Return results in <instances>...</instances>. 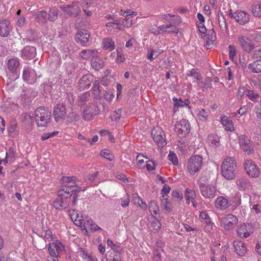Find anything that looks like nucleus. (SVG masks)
I'll use <instances>...</instances> for the list:
<instances>
[{"instance_id":"obj_45","label":"nucleus","mask_w":261,"mask_h":261,"mask_svg":"<svg viewBox=\"0 0 261 261\" xmlns=\"http://www.w3.org/2000/svg\"><path fill=\"white\" fill-rule=\"evenodd\" d=\"M82 118L86 121H89L93 118V115L88 109H86L83 111Z\"/></svg>"},{"instance_id":"obj_33","label":"nucleus","mask_w":261,"mask_h":261,"mask_svg":"<svg viewBox=\"0 0 261 261\" xmlns=\"http://www.w3.org/2000/svg\"><path fill=\"white\" fill-rule=\"evenodd\" d=\"M90 93L89 92L84 93L79 96L77 105L79 107H82L85 104L86 102L88 100Z\"/></svg>"},{"instance_id":"obj_27","label":"nucleus","mask_w":261,"mask_h":261,"mask_svg":"<svg viewBox=\"0 0 261 261\" xmlns=\"http://www.w3.org/2000/svg\"><path fill=\"white\" fill-rule=\"evenodd\" d=\"M92 93L94 98L100 100L101 98V90L100 89L99 83L98 81H95L93 84L92 88Z\"/></svg>"},{"instance_id":"obj_44","label":"nucleus","mask_w":261,"mask_h":261,"mask_svg":"<svg viewBox=\"0 0 261 261\" xmlns=\"http://www.w3.org/2000/svg\"><path fill=\"white\" fill-rule=\"evenodd\" d=\"M185 196L187 202L189 203L190 199H194V197H195V191L189 189H186Z\"/></svg>"},{"instance_id":"obj_1","label":"nucleus","mask_w":261,"mask_h":261,"mask_svg":"<svg viewBox=\"0 0 261 261\" xmlns=\"http://www.w3.org/2000/svg\"><path fill=\"white\" fill-rule=\"evenodd\" d=\"M237 170V162L231 157H226L221 166L222 174L228 180H231L236 177Z\"/></svg>"},{"instance_id":"obj_58","label":"nucleus","mask_w":261,"mask_h":261,"mask_svg":"<svg viewBox=\"0 0 261 261\" xmlns=\"http://www.w3.org/2000/svg\"><path fill=\"white\" fill-rule=\"evenodd\" d=\"M151 226L153 229L158 230L160 229L161 224L158 219H155L152 222Z\"/></svg>"},{"instance_id":"obj_31","label":"nucleus","mask_w":261,"mask_h":261,"mask_svg":"<svg viewBox=\"0 0 261 261\" xmlns=\"http://www.w3.org/2000/svg\"><path fill=\"white\" fill-rule=\"evenodd\" d=\"M221 121L223 125L226 127V129L227 130L232 132L234 130L232 121L229 120L226 116L222 118Z\"/></svg>"},{"instance_id":"obj_63","label":"nucleus","mask_w":261,"mask_h":261,"mask_svg":"<svg viewBox=\"0 0 261 261\" xmlns=\"http://www.w3.org/2000/svg\"><path fill=\"white\" fill-rule=\"evenodd\" d=\"M107 261H121V257L120 255L117 254L113 257L110 255L109 257H107Z\"/></svg>"},{"instance_id":"obj_49","label":"nucleus","mask_w":261,"mask_h":261,"mask_svg":"<svg viewBox=\"0 0 261 261\" xmlns=\"http://www.w3.org/2000/svg\"><path fill=\"white\" fill-rule=\"evenodd\" d=\"M93 223V220L87 217L85 218V219L83 220L82 221L80 220L79 225L81 226L83 224L84 227L86 228V227H90Z\"/></svg>"},{"instance_id":"obj_50","label":"nucleus","mask_w":261,"mask_h":261,"mask_svg":"<svg viewBox=\"0 0 261 261\" xmlns=\"http://www.w3.org/2000/svg\"><path fill=\"white\" fill-rule=\"evenodd\" d=\"M188 75L189 76L193 77L194 79H196L198 82L199 81L201 80V76L197 72L196 69H192L189 74H188Z\"/></svg>"},{"instance_id":"obj_61","label":"nucleus","mask_w":261,"mask_h":261,"mask_svg":"<svg viewBox=\"0 0 261 261\" xmlns=\"http://www.w3.org/2000/svg\"><path fill=\"white\" fill-rule=\"evenodd\" d=\"M92 4V0H82L81 2V6L84 9H87Z\"/></svg>"},{"instance_id":"obj_9","label":"nucleus","mask_w":261,"mask_h":261,"mask_svg":"<svg viewBox=\"0 0 261 261\" xmlns=\"http://www.w3.org/2000/svg\"><path fill=\"white\" fill-rule=\"evenodd\" d=\"M66 108L63 103H58L54 108L53 116L57 122L63 120L66 115Z\"/></svg>"},{"instance_id":"obj_18","label":"nucleus","mask_w":261,"mask_h":261,"mask_svg":"<svg viewBox=\"0 0 261 261\" xmlns=\"http://www.w3.org/2000/svg\"><path fill=\"white\" fill-rule=\"evenodd\" d=\"M215 205L217 209L224 211L230 205L228 199L225 196H219L215 200Z\"/></svg>"},{"instance_id":"obj_51","label":"nucleus","mask_w":261,"mask_h":261,"mask_svg":"<svg viewBox=\"0 0 261 261\" xmlns=\"http://www.w3.org/2000/svg\"><path fill=\"white\" fill-rule=\"evenodd\" d=\"M168 159L175 165H177L178 163L176 155L173 151H170L169 152L168 154Z\"/></svg>"},{"instance_id":"obj_36","label":"nucleus","mask_w":261,"mask_h":261,"mask_svg":"<svg viewBox=\"0 0 261 261\" xmlns=\"http://www.w3.org/2000/svg\"><path fill=\"white\" fill-rule=\"evenodd\" d=\"M253 15L256 17H261V3H256L252 7Z\"/></svg>"},{"instance_id":"obj_20","label":"nucleus","mask_w":261,"mask_h":261,"mask_svg":"<svg viewBox=\"0 0 261 261\" xmlns=\"http://www.w3.org/2000/svg\"><path fill=\"white\" fill-rule=\"evenodd\" d=\"M233 246L236 253L240 256L244 255L247 251L244 243L241 241H234L233 242Z\"/></svg>"},{"instance_id":"obj_28","label":"nucleus","mask_w":261,"mask_h":261,"mask_svg":"<svg viewBox=\"0 0 261 261\" xmlns=\"http://www.w3.org/2000/svg\"><path fill=\"white\" fill-rule=\"evenodd\" d=\"M248 68L250 72L259 73L261 72V59L257 60L248 65Z\"/></svg>"},{"instance_id":"obj_59","label":"nucleus","mask_w":261,"mask_h":261,"mask_svg":"<svg viewBox=\"0 0 261 261\" xmlns=\"http://www.w3.org/2000/svg\"><path fill=\"white\" fill-rule=\"evenodd\" d=\"M229 58L230 59H233L234 57L236 55V48L233 45H230L229 46Z\"/></svg>"},{"instance_id":"obj_7","label":"nucleus","mask_w":261,"mask_h":261,"mask_svg":"<svg viewBox=\"0 0 261 261\" xmlns=\"http://www.w3.org/2000/svg\"><path fill=\"white\" fill-rule=\"evenodd\" d=\"M176 132L179 138H184L190 132V125L188 121L186 119H182L177 122L175 125Z\"/></svg>"},{"instance_id":"obj_54","label":"nucleus","mask_w":261,"mask_h":261,"mask_svg":"<svg viewBox=\"0 0 261 261\" xmlns=\"http://www.w3.org/2000/svg\"><path fill=\"white\" fill-rule=\"evenodd\" d=\"M172 195L173 198L176 201L181 200V199L182 198V194L176 190H174L172 191Z\"/></svg>"},{"instance_id":"obj_62","label":"nucleus","mask_w":261,"mask_h":261,"mask_svg":"<svg viewBox=\"0 0 261 261\" xmlns=\"http://www.w3.org/2000/svg\"><path fill=\"white\" fill-rule=\"evenodd\" d=\"M22 77L24 81H29L30 77V70L28 68H25L23 70Z\"/></svg>"},{"instance_id":"obj_12","label":"nucleus","mask_w":261,"mask_h":261,"mask_svg":"<svg viewBox=\"0 0 261 261\" xmlns=\"http://www.w3.org/2000/svg\"><path fill=\"white\" fill-rule=\"evenodd\" d=\"M244 167L246 173L249 176L255 177L259 176V169L251 160H246L244 163Z\"/></svg>"},{"instance_id":"obj_21","label":"nucleus","mask_w":261,"mask_h":261,"mask_svg":"<svg viewBox=\"0 0 261 261\" xmlns=\"http://www.w3.org/2000/svg\"><path fill=\"white\" fill-rule=\"evenodd\" d=\"M91 66L96 70H99L103 68L105 62L100 58H99L97 55L93 56L91 60Z\"/></svg>"},{"instance_id":"obj_3","label":"nucleus","mask_w":261,"mask_h":261,"mask_svg":"<svg viewBox=\"0 0 261 261\" xmlns=\"http://www.w3.org/2000/svg\"><path fill=\"white\" fill-rule=\"evenodd\" d=\"M90 32L86 30H80L77 31L75 36L76 42L82 46H88L91 42Z\"/></svg>"},{"instance_id":"obj_53","label":"nucleus","mask_w":261,"mask_h":261,"mask_svg":"<svg viewBox=\"0 0 261 261\" xmlns=\"http://www.w3.org/2000/svg\"><path fill=\"white\" fill-rule=\"evenodd\" d=\"M129 202V196L128 194H126L123 198H121V205L124 207H126L128 205Z\"/></svg>"},{"instance_id":"obj_35","label":"nucleus","mask_w":261,"mask_h":261,"mask_svg":"<svg viewBox=\"0 0 261 261\" xmlns=\"http://www.w3.org/2000/svg\"><path fill=\"white\" fill-rule=\"evenodd\" d=\"M161 207L168 212H171L172 210V204L168 201L167 198H164V195H163V199H161Z\"/></svg>"},{"instance_id":"obj_14","label":"nucleus","mask_w":261,"mask_h":261,"mask_svg":"<svg viewBox=\"0 0 261 261\" xmlns=\"http://www.w3.org/2000/svg\"><path fill=\"white\" fill-rule=\"evenodd\" d=\"M69 204V200L64 197V193H58L57 198L54 202V206L56 209H65Z\"/></svg>"},{"instance_id":"obj_37","label":"nucleus","mask_w":261,"mask_h":261,"mask_svg":"<svg viewBox=\"0 0 261 261\" xmlns=\"http://www.w3.org/2000/svg\"><path fill=\"white\" fill-rule=\"evenodd\" d=\"M74 186H67V185H62L61 188L58 191V193L69 194L73 193L74 192L73 189Z\"/></svg>"},{"instance_id":"obj_41","label":"nucleus","mask_w":261,"mask_h":261,"mask_svg":"<svg viewBox=\"0 0 261 261\" xmlns=\"http://www.w3.org/2000/svg\"><path fill=\"white\" fill-rule=\"evenodd\" d=\"M199 86L202 89L211 88L212 87V80L210 77H206L204 82H199Z\"/></svg>"},{"instance_id":"obj_23","label":"nucleus","mask_w":261,"mask_h":261,"mask_svg":"<svg viewBox=\"0 0 261 261\" xmlns=\"http://www.w3.org/2000/svg\"><path fill=\"white\" fill-rule=\"evenodd\" d=\"M92 77L91 75H84L80 80L79 84L81 89H85L89 88Z\"/></svg>"},{"instance_id":"obj_30","label":"nucleus","mask_w":261,"mask_h":261,"mask_svg":"<svg viewBox=\"0 0 261 261\" xmlns=\"http://www.w3.org/2000/svg\"><path fill=\"white\" fill-rule=\"evenodd\" d=\"M208 143L213 146H218L219 144V138L216 134H210L207 137Z\"/></svg>"},{"instance_id":"obj_8","label":"nucleus","mask_w":261,"mask_h":261,"mask_svg":"<svg viewBox=\"0 0 261 261\" xmlns=\"http://www.w3.org/2000/svg\"><path fill=\"white\" fill-rule=\"evenodd\" d=\"M79 3V2L74 1L72 3V5L61 6L60 8L64 12L67 13L69 16L77 17L81 13L80 7L75 6Z\"/></svg>"},{"instance_id":"obj_47","label":"nucleus","mask_w":261,"mask_h":261,"mask_svg":"<svg viewBox=\"0 0 261 261\" xmlns=\"http://www.w3.org/2000/svg\"><path fill=\"white\" fill-rule=\"evenodd\" d=\"M121 115V109H119L116 111L113 112L111 115V119L112 121H118Z\"/></svg>"},{"instance_id":"obj_56","label":"nucleus","mask_w":261,"mask_h":261,"mask_svg":"<svg viewBox=\"0 0 261 261\" xmlns=\"http://www.w3.org/2000/svg\"><path fill=\"white\" fill-rule=\"evenodd\" d=\"M104 98L108 101H111L114 97V95L112 92L110 90L106 91L104 95Z\"/></svg>"},{"instance_id":"obj_29","label":"nucleus","mask_w":261,"mask_h":261,"mask_svg":"<svg viewBox=\"0 0 261 261\" xmlns=\"http://www.w3.org/2000/svg\"><path fill=\"white\" fill-rule=\"evenodd\" d=\"M19 132L17 124L15 121H11L9 128V134L11 137H16Z\"/></svg>"},{"instance_id":"obj_48","label":"nucleus","mask_w":261,"mask_h":261,"mask_svg":"<svg viewBox=\"0 0 261 261\" xmlns=\"http://www.w3.org/2000/svg\"><path fill=\"white\" fill-rule=\"evenodd\" d=\"M98 173V172H96L94 173L86 175L84 177L85 181L91 184L92 183L96 178Z\"/></svg>"},{"instance_id":"obj_19","label":"nucleus","mask_w":261,"mask_h":261,"mask_svg":"<svg viewBox=\"0 0 261 261\" xmlns=\"http://www.w3.org/2000/svg\"><path fill=\"white\" fill-rule=\"evenodd\" d=\"M234 19L240 24H244L249 21V15L242 11L235 12Z\"/></svg>"},{"instance_id":"obj_10","label":"nucleus","mask_w":261,"mask_h":261,"mask_svg":"<svg viewBox=\"0 0 261 261\" xmlns=\"http://www.w3.org/2000/svg\"><path fill=\"white\" fill-rule=\"evenodd\" d=\"M239 140L240 147L243 151L248 154H251L254 152L251 142L247 136L241 135L239 137Z\"/></svg>"},{"instance_id":"obj_16","label":"nucleus","mask_w":261,"mask_h":261,"mask_svg":"<svg viewBox=\"0 0 261 261\" xmlns=\"http://www.w3.org/2000/svg\"><path fill=\"white\" fill-rule=\"evenodd\" d=\"M222 222L225 229H229L237 224L238 218L236 216L229 214L223 219Z\"/></svg>"},{"instance_id":"obj_22","label":"nucleus","mask_w":261,"mask_h":261,"mask_svg":"<svg viewBox=\"0 0 261 261\" xmlns=\"http://www.w3.org/2000/svg\"><path fill=\"white\" fill-rule=\"evenodd\" d=\"M22 56L26 58H33L36 55V48L33 46H26L21 51Z\"/></svg>"},{"instance_id":"obj_43","label":"nucleus","mask_w":261,"mask_h":261,"mask_svg":"<svg viewBox=\"0 0 261 261\" xmlns=\"http://www.w3.org/2000/svg\"><path fill=\"white\" fill-rule=\"evenodd\" d=\"M100 155L107 159L109 161H112L114 160V156L112 154L111 152L107 149H102L100 151Z\"/></svg>"},{"instance_id":"obj_40","label":"nucleus","mask_w":261,"mask_h":261,"mask_svg":"<svg viewBox=\"0 0 261 261\" xmlns=\"http://www.w3.org/2000/svg\"><path fill=\"white\" fill-rule=\"evenodd\" d=\"M58 245H57L55 243H52L51 244H50V246L48 248V251L50 254V255L52 256L51 257H56L58 258V252L57 251V247Z\"/></svg>"},{"instance_id":"obj_11","label":"nucleus","mask_w":261,"mask_h":261,"mask_svg":"<svg viewBox=\"0 0 261 261\" xmlns=\"http://www.w3.org/2000/svg\"><path fill=\"white\" fill-rule=\"evenodd\" d=\"M66 100L71 105V112L68 114L66 121V124H69L70 123L73 121H77L80 119V116L73 111V106L74 102V98L72 94L68 95Z\"/></svg>"},{"instance_id":"obj_38","label":"nucleus","mask_w":261,"mask_h":261,"mask_svg":"<svg viewBox=\"0 0 261 261\" xmlns=\"http://www.w3.org/2000/svg\"><path fill=\"white\" fill-rule=\"evenodd\" d=\"M149 208L151 213H153L154 215H156L159 212V206L156 201L151 200L149 203Z\"/></svg>"},{"instance_id":"obj_2","label":"nucleus","mask_w":261,"mask_h":261,"mask_svg":"<svg viewBox=\"0 0 261 261\" xmlns=\"http://www.w3.org/2000/svg\"><path fill=\"white\" fill-rule=\"evenodd\" d=\"M35 121L38 127H46L51 120V113L47 108L40 107L35 111Z\"/></svg>"},{"instance_id":"obj_57","label":"nucleus","mask_w":261,"mask_h":261,"mask_svg":"<svg viewBox=\"0 0 261 261\" xmlns=\"http://www.w3.org/2000/svg\"><path fill=\"white\" fill-rule=\"evenodd\" d=\"M131 17L132 16L130 17H126L124 20L123 21V24L124 27H126V28H129L132 26V20L131 19Z\"/></svg>"},{"instance_id":"obj_26","label":"nucleus","mask_w":261,"mask_h":261,"mask_svg":"<svg viewBox=\"0 0 261 261\" xmlns=\"http://www.w3.org/2000/svg\"><path fill=\"white\" fill-rule=\"evenodd\" d=\"M98 51L96 49H85L82 50L80 55L81 58L85 60H88L90 58L91 59L93 56H95L96 55H97Z\"/></svg>"},{"instance_id":"obj_46","label":"nucleus","mask_w":261,"mask_h":261,"mask_svg":"<svg viewBox=\"0 0 261 261\" xmlns=\"http://www.w3.org/2000/svg\"><path fill=\"white\" fill-rule=\"evenodd\" d=\"M36 33V32L32 29L28 30L27 31L28 36L27 40L29 41H34L37 37Z\"/></svg>"},{"instance_id":"obj_42","label":"nucleus","mask_w":261,"mask_h":261,"mask_svg":"<svg viewBox=\"0 0 261 261\" xmlns=\"http://www.w3.org/2000/svg\"><path fill=\"white\" fill-rule=\"evenodd\" d=\"M160 54V53L158 51H156L152 49H149L147 54V58L150 61H152L153 60L156 58Z\"/></svg>"},{"instance_id":"obj_25","label":"nucleus","mask_w":261,"mask_h":261,"mask_svg":"<svg viewBox=\"0 0 261 261\" xmlns=\"http://www.w3.org/2000/svg\"><path fill=\"white\" fill-rule=\"evenodd\" d=\"M237 185L240 191H245L248 188L251 184L247 178L240 177L238 179Z\"/></svg>"},{"instance_id":"obj_32","label":"nucleus","mask_w":261,"mask_h":261,"mask_svg":"<svg viewBox=\"0 0 261 261\" xmlns=\"http://www.w3.org/2000/svg\"><path fill=\"white\" fill-rule=\"evenodd\" d=\"M36 18L38 22L46 23L48 19V13L44 10L39 11L36 14Z\"/></svg>"},{"instance_id":"obj_4","label":"nucleus","mask_w":261,"mask_h":261,"mask_svg":"<svg viewBox=\"0 0 261 261\" xmlns=\"http://www.w3.org/2000/svg\"><path fill=\"white\" fill-rule=\"evenodd\" d=\"M202 158L200 155H195L191 156L189 160L187 168L191 174L197 172L201 167Z\"/></svg>"},{"instance_id":"obj_6","label":"nucleus","mask_w":261,"mask_h":261,"mask_svg":"<svg viewBox=\"0 0 261 261\" xmlns=\"http://www.w3.org/2000/svg\"><path fill=\"white\" fill-rule=\"evenodd\" d=\"M198 184L200 193L204 198L212 199L215 197L216 191L213 186L203 183L200 180Z\"/></svg>"},{"instance_id":"obj_52","label":"nucleus","mask_w":261,"mask_h":261,"mask_svg":"<svg viewBox=\"0 0 261 261\" xmlns=\"http://www.w3.org/2000/svg\"><path fill=\"white\" fill-rule=\"evenodd\" d=\"M173 101H174V106L178 107H184V106H188L189 108L190 107L188 105V103L186 101H182L181 99L178 100L177 98H173Z\"/></svg>"},{"instance_id":"obj_5","label":"nucleus","mask_w":261,"mask_h":261,"mask_svg":"<svg viewBox=\"0 0 261 261\" xmlns=\"http://www.w3.org/2000/svg\"><path fill=\"white\" fill-rule=\"evenodd\" d=\"M151 135L159 147H162L166 145L165 134L161 127H154L151 131Z\"/></svg>"},{"instance_id":"obj_13","label":"nucleus","mask_w":261,"mask_h":261,"mask_svg":"<svg viewBox=\"0 0 261 261\" xmlns=\"http://www.w3.org/2000/svg\"><path fill=\"white\" fill-rule=\"evenodd\" d=\"M253 232V229L251 226L248 224L241 225L237 229V235L241 239L247 238Z\"/></svg>"},{"instance_id":"obj_34","label":"nucleus","mask_w":261,"mask_h":261,"mask_svg":"<svg viewBox=\"0 0 261 261\" xmlns=\"http://www.w3.org/2000/svg\"><path fill=\"white\" fill-rule=\"evenodd\" d=\"M103 48L106 49L112 50L115 48V43L112 39L105 38L103 40Z\"/></svg>"},{"instance_id":"obj_55","label":"nucleus","mask_w":261,"mask_h":261,"mask_svg":"<svg viewBox=\"0 0 261 261\" xmlns=\"http://www.w3.org/2000/svg\"><path fill=\"white\" fill-rule=\"evenodd\" d=\"M246 92L247 96H248L252 101L254 100V99L259 96L258 94L254 92L253 91L247 90Z\"/></svg>"},{"instance_id":"obj_64","label":"nucleus","mask_w":261,"mask_h":261,"mask_svg":"<svg viewBox=\"0 0 261 261\" xmlns=\"http://www.w3.org/2000/svg\"><path fill=\"white\" fill-rule=\"evenodd\" d=\"M254 112L258 119H261V105H259L255 107Z\"/></svg>"},{"instance_id":"obj_15","label":"nucleus","mask_w":261,"mask_h":261,"mask_svg":"<svg viewBox=\"0 0 261 261\" xmlns=\"http://www.w3.org/2000/svg\"><path fill=\"white\" fill-rule=\"evenodd\" d=\"M238 39L240 45L245 51L249 53L254 48V44L252 43V41L248 37L246 36H240L238 38Z\"/></svg>"},{"instance_id":"obj_17","label":"nucleus","mask_w":261,"mask_h":261,"mask_svg":"<svg viewBox=\"0 0 261 261\" xmlns=\"http://www.w3.org/2000/svg\"><path fill=\"white\" fill-rule=\"evenodd\" d=\"M12 30L9 20L5 19L0 21V36L2 37H7Z\"/></svg>"},{"instance_id":"obj_60","label":"nucleus","mask_w":261,"mask_h":261,"mask_svg":"<svg viewBox=\"0 0 261 261\" xmlns=\"http://www.w3.org/2000/svg\"><path fill=\"white\" fill-rule=\"evenodd\" d=\"M75 177H74V176H71V177H70V176H65V177H63L61 179L62 182L63 184H65V185L66 184H70V182H71L72 181H73V179H75Z\"/></svg>"},{"instance_id":"obj_39","label":"nucleus","mask_w":261,"mask_h":261,"mask_svg":"<svg viewBox=\"0 0 261 261\" xmlns=\"http://www.w3.org/2000/svg\"><path fill=\"white\" fill-rule=\"evenodd\" d=\"M59 11L56 9H51L48 13V19L50 21L54 22L58 18Z\"/></svg>"},{"instance_id":"obj_24","label":"nucleus","mask_w":261,"mask_h":261,"mask_svg":"<svg viewBox=\"0 0 261 261\" xmlns=\"http://www.w3.org/2000/svg\"><path fill=\"white\" fill-rule=\"evenodd\" d=\"M19 65V61L15 59H10L7 64L8 69L12 72L13 74L16 75V77L18 75L17 67Z\"/></svg>"}]
</instances>
